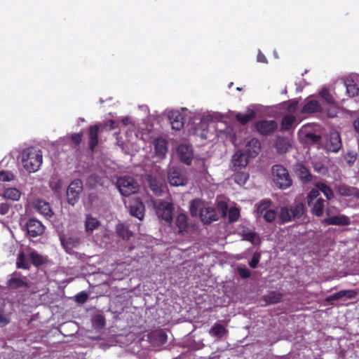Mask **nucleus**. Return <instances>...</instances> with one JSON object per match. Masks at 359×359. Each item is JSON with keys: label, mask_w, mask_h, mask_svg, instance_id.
Returning <instances> with one entry per match:
<instances>
[{"label": "nucleus", "mask_w": 359, "mask_h": 359, "mask_svg": "<svg viewBox=\"0 0 359 359\" xmlns=\"http://www.w3.org/2000/svg\"><path fill=\"white\" fill-rule=\"evenodd\" d=\"M21 193L16 188H8L5 190L4 196L6 199L12 201H18L20 198Z\"/></svg>", "instance_id": "58836bf2"}, {"label": "nucleus", "mask_w": 359, "mask_h": 359, "mask_svg": "<svg viewBox=\"0 0 359 359\" xmlns=\"http://www.w3.org/2000/svg\"><path fill=\"white\" fill-rule=\"evenodd\" d=\"M257 60L259 62L267 63L266 57L261 51H259V53L257 54Z\"/></svg>", "instance_id": "680f3d73"}, {"label": "nucleus", "mask_w": 359, "mask_h": 359, "mask_svg": "<svg viewBox=\"0 0 359 359\" xmlns=\"http://www.w3.org/2000/svg\"><path fill=\"white\" fill-rule=\"evenodd\" d=\"M42 151L34 147L27 149L22 154L23 167L29 172L37 171L42 163Z\"/></svg>", "instance_id": "f257e3e1"}, {"label": "nucleus", "mask_w": 359, "mask_h": 359, "mask_svg": "<svg viewBox=\"0 0 359 359\" xmlns=\"http://www.w3.org/2000/svg\"><path fill=\"white\" fill-rule=\"evenodd\" d=\"M255 127L261 135L266 136L277 130L278 123L274 120H261L255 123Z\"/></svg>", "instance_id": "6e6552de"}, {"label": "nucleus", "mask_w": 359, "mask_h": 359, "mask_svg": "<svg viewBox=\"0 0 359 359\" xmlns=\"http://www.w3.org/2000/svg\"><path fill=\"white\" fill-rule=\"evenodd\" d=\"M88 298V295L85 292H81L76 294V300L78 303L83 304L85 303Z\"/></svg>", "instance_id": "13d9d810"}, {"label": "nucleus", "mask_w": 359, "mask_h": 359, "mask_svg": "<svg viewBox=\"0 0 359 359\" xmlns=\"http://www.w3.org/2000/svg\"><path fill=\"white\" fill-rule=\"evenodd\" d=\"M145 206L144 204L139 199L135 200L130 204V212L131 215L142 220L144 216Z\"/></svg>", "instance_id": "dca6fc26"}, {"label": "nucleus", "mask_w": 359, "mask_h": 359, "mask_svg": "<svg viewBox=\"0 0 359 359\" xmlns=\"http://www.w3.org/2000/svg\"><path fill=\"white\" fill-rule=\"evenodd\" d=\"M175 224L178 229V233L183 234L188 231V218L185 214L180 213L177 216Z\"/></svg>", "instance_id": "a878e982"}, {"label": "nucleus", "mask_w": 359, "mask_h": 359, "mask_svg": "<svg viewBox=\"0 0 359 359\" xmlns=\"http://www.w3.org/2000/svg\"><path fill=\"white\" fill-rule=\"evenodd\" d=\"M11 210V205L8 202L0 203V215H6L9 213Z\"/></svg>", "instance_id": "3c124183"}, {"label": "nucleus", "mask_w": 359, "mask_h": 359, "mask_svg": "<svg viewBox=\"0 0 359 359\" xmlns=\"http://www.w3.org/2000/svg\"><path fill=\"white\" fill-rule=\"evenodd\" d=\"M35 209L40 214L48 217H51L53 215L50 204L42 200H38L36 202Z\"/></svg>", "instance_id": "5701e85b"}, {"label": "nucleus", "mask_w": 359, "mask_h": 359, "mask_svg": "<svg viewBox=\"0 0 359 359\" xmlns=\"http://www.w3.org/2000/svg\"><path fill=\"white\" fill-rule=\"evenodd\" d=\"M178 156L180 161L187 165H190L193 159V151L191 148L187 144H180L177 149Z\"/></svg>", "instance_id": "ddd939ff"}, {"label": "nucleus", "mask_w": 359, "mask_h": 359, "mask_svg": "<svg viewBox=\"0 0 359 359\" xmlns=\"http://www.w3.org/2000/svg\"><path fill=\"white\" fill-rule=\"evenodd\" d=\"M168 180L171 186L178 187L187 184L188 179L180 168L172 166L168 172Z\"/></svg>", "instance_id": "39448f33"}, {"label": "nucleus", "mask_w": 359, "mask_h": 359, "mask_svg": "<svg viewBox=\"0 0 359 359\" xmlns=\"http://www.w3.org/2000/svg\"><path fill=\"white\" fill-rule=\"evenodd\" d=\"M287 109L290 112H294L298 105V102L294 100H290L288 102H285Z\"/></svg>", "instance_id": "603ef678"}, {"label": "nucleus", "mask_w": 359, "mask_h": 359, "mask_svg": "<svg viewBox=\"0 0 359 359\" xmlns=\"http://www.w3.org/2000/svg\"><path fill=\"white\" fill-rule=\"evenodd\" d=\"M292 219H300L305 213L306 207L303 203H297L290 208Z\"/></svg>", "instance_id": "393cba45"}, {"label": "nucleus", "mask_w": 359, "mask_h": 359, "mask_svg": "<svg viewBox=\"0 0 359 359\" xmlns=\"http://www.w3.org/2000/svg\"><path fill=\"white\" fill-rule=\"evenodd\" d=\"M321 111V107L317 100H309L302 107V112L304 114H313Z\"/></svg>", "instance_id": "bb28decb"}, {"label": "nucleus", "mask_w": 359, "mask_h": 359, "mask_svg": "<svg viewBox=\"0 0 359 359\" xmlns=\"http://www.w3.org/2000/svg\"><path fill=\"white\" fill-rule=\"evenodd\" d=\"M83 191V182L79 179L73 180L69 185L67 190V202L74 205L79 199V196Z\"/></svg>", "instance_id": "423d86ee"}, {"label": "nucleus", "mask_w": 359, "mask_h": 359, "mask_svg": "<svg viewBox=\"0 0 359 359\" xmlns=\"http://www.w3.org/2000/svg\"><path fill=\"white\" fill-rule=\"evenodd\" d=\"M203 203L199 199H194L191 201L190 206H189V211L190 214L193 217H196L197 215H200L201 210L203 209Z\"/></svg>", "instance_id": "c9c22d12"}, {"label": "nucleus", "mask_w": 359, "mask_h": 359, "mask_svg": "<svg viewBox=\"0 0 359 359\" xmlns=\"http://www.w3.org/2000/svg\"><path fill=\"white\" fill-rule=\"evenodd\" d=\"M6 286L11 290H25L29 288L31 283L27 276H23L19 271H14L9 276L6 281Z\"/></svg>", "instance_id": "20e7f679"}, {"label": "nucleus", "mask_w": 359, "mask_h": 359, "mask_svg": "<svg viewBox=\"0 0 359 359\" xmlns=\"http://www.w3.org/2000/svg\"><path fill=\"white\" fill-rule=\"evenodd\" d=\"M14 175L9 171H0V181L1 182H10L13 180Z\"/></svg>", "instance_id": "8fccbe9b"}, {"label": "nucleus", "mask_w": 359, "mask_h": 359, "mask_svg": "<svg viewBox=\"0 0 359 359\" xmlns=\"http://www.w3.org/2000/svg\"><path fill=\"white\" fill-rule=\"evenodd\" d=\"M337 191L339 195L343 196H355L358 197L359 191L355 188L346 184H339L337 187Z\"/></svg>", "instance_id": "b1692460"}, {"label": "nucleus", "mask_w": 359, "mask_h": 359, "mask_svg": "<svg viewBox=\"0 0 359 359\" xmlns=\"http://www.w3.org/2000/svg\"><path fill=\"white\" fill-rule=\"evenodd\" d=\"M320 95L326 101L327 103L330 104H334V100L332 95L330 93L327 89L323 88L320 92Z\"/></svg>", "instance_id": "a18cd8bd"}, {"label": "nucleus", "mask_w": 359, "mask_h": 359, "mask_svg": "<svg viewBox=\"0 0 359 359\" xmlns=\"http://www.w3.org/2000/svg\"><path fill=\"white\" fill-rule=\"evenodd\" d=\"M61 243L65 248H68L69 244H70V243L68 241H65V239H61Z\"/></svg>", "instance_id": "338daca9"}, {"label": "nucleus", "mask_w": 359, "mask_h": 359, "mask_svg": "<svg viewBox=\"0 0 359 359\" xmlns=\"http://www.w3.org/2000/svg\"><path fill=\"white\" fill-rule=\"evenodd\" d=\"M323 222L327 225L346 226L350 224V219L346 215H340L325 218Z\"/></svg>", "instance_id": "6ab92c4d"}, {"label": "nucleus", "mask_w": 359, "mask_h": 359, "mask_svg": "<svg viewBox=\"0 0 359 359\" xmlns=\"http://www.w3.org/2000/svg\"><path fill=\"white\" fill-rule=\"evenodd\" d=\"M107 126H109L111 129H114L116 127V123L115 121L111 119L108 121Z\"/></svg>", "instance_id": "0e129e2a"}, {"label": "nucleus", "mask_w": 359, "mask_h": 359, "mask_svg": "<svg viewBox=\"0 0 359 359\" xmlns=\"http://www.w3.org/2000/svg\"><path fill=\"white\" fill-rule=\"evenodd\" d=\"M346 93L349 97H355L359 93V88L353 80H347L345 82Z\"/></svg>", "instance_id": "f704fd0d"}, {"label": "nucleus", "mask_w": 359, "mask_h": 359, "mask_svg": "<svg viewBox=\"0 0 359 359\" xmlns=\"http://www.w3.org/2000/svg\"><path fill=\"white\" fill-rule=\"evenodd\" d=\"M321 168H323V167L322 165H318V164H316V165H314V169H315L316 170L318 171V172H320Z\"/></svg>", "instance_id": "774afa93"}, {"label": "nucleus", "mask_w": 359, "mask_h": 359, "mask_svg": "<svg viewBox=\"0 0 359 359\" xmlns=\"http://www.w3.org/2000/svg\"><path fill=\"white\" fill-rule=\"evenodd\" d=\"M316 187L321 191L327 200H332L334 195L333 190L323 182H317Z\"/></svg>", "instance_id": "72a5a7b5"}, {"label": "nucleus", "mask_w": 359, "mask_h": 359, "mask_svg": "<svg viewBox=\"0 0 359 359\" xmlns=\"http://www.w3.org/2000/svg\"><path fill=\"white\" fill-rule=\"evenodd\" d=\"M342 147L340 135L338 132H331L327 140L325 148L327 151L337 153Z\"/></svg>", "instance_id": "9d476101"}, {"label": "nucleus", "mask_w": 359, "mask_h": 359, "mask_svg": "<svg viewBox=\"0 0 359 359\" xmlns=\"http://www.w3.org/2000/svg\"><path fill=\"white\" fill-rule=\"evenodd\" d=\"M227 332V330L220 323H215L211 328L210 333L217 338H222Z\"/></svg>", "instance_id": "4c0bfd02"}, {"label": "nucleus", "mask_w": 359, "mask_h": 359, "mask_svg": "<svg viewBox=\"0 0 359 359\" xmlns=\"http://www.w3.org/2000/svg\"><path fill=\"white\" fill-rule=\"evenodd\" d=\"M82 133H74L71 135L72 142L76 146L79 145L82 141Z\"/></svg>", "instance_id": "6e6d98bb"}, {"label": "nucleus", "mask_w": 359, "mask_h": 359, "mask_svg": "<svg viewBox=\"0 0 359 359\" xmlns=\"http://www.w3.org/2000/svg\"><path fill=\"white\" fill-rule=\"evenodd\" d=\"M261 144L256 138H252L245 145V152L251 158L255 157L260 151Z\"/></svg>", "instance_id": "a211bd4d"}, {"label": "nucleus", "mask_w": 359, "mask_h": 359, "mask_svg": "<svg viewBox=\"0 0 359 359\" xmlns=\"http://www.w3.org/2000/svg\"><path fill=\"white\" fill-rule=\"evenodd\" d=\"M200 217L205 224H209L212 222L218 220L216 210L212 207H203V208L201 210Z\"/></svg>", "instance_id": "4468645a"}, {"label": "nucleus", "mask_w": 359, "mask_h": 359, "mask_svg": "<svg viewBox=\"0 0 359 359\" xmlns=\"http://www.w3.org/2000/svg\"><path fill=\"white\" fill-rule=\"evenodd\" d=\"M99 130L100 127L97 124L90 126L88 128V147L91 151H94L99 143Z\"/></svg>", "instance_id": "f8f14e48"}, {"label": "nucleus", "mask_w": 359, "mask_h": 359, "mask_svg": "<svg viewBox=\"0 0 359 359\" xmlns=\"http://www.w3.org/2000/svg\"><path fill=\"white\" fill-rule=\"evenodd\" d=\"M240 216L239 209L237 208H231L229 210V220L230 222H234L238 220Z\"/></svg>", "instance_id": "de8ad7c7"}, {"label": "nucleus", "mask_w": 359, "mask_h": 359, "mask_svg": "<svg viewBox=\"0 0 359 359\" xmlns=\"http://www.w3.org/2000/svg\"><path fill=\"white\" fill-rule=\"evenodd\" d=\"M116 230L118 236L123 240H129L133 236V232L124 224H118Z\"/></svg>", "instance_id": "2f4dec72"}, {"label": "nucleus", "mask_w": 359, "mask_h": 359, "mask_svg": "<svg viewBox=\"0 0 359 359\" xmlns=\"http://www.w3.org/2000/svg\"><path fill=\"white\" fill-rule=\"evenodd\" d=\"M218 209L221 210L222 215L226 216L227 210V205L224 202H219L217 205Z\"/></svg>", "instance_id": "052dcab7"}, {"label": "nucleus", "mask_w": 359, "mask_h": 359, "mask_svg": "<svg viewBox=\"0 0 359 359\" xmlns=\"http://www.w3.org/2000/svg\"><path fill=\"white\" fill-rule=\"evenodd\" d=\"M305 137L311 144H319L322 138L320 135H316L313 133H307Z\"/></svg>", "instance_id": "c03bdc74"}, {"label": "nucleus", "mask_w": 359, "mask_h": 359, "mask_svg": "<svg viewBox=\"0 0 359 359\" xmlns=\"http://www.w3.org/2000/svg\"><path fill=\"white\" fill-rule=\"evenodd\" d=\"M86 229L87 232H92L100 226V222L95 217L88 215L86 222Z\"/></svg>", "instance_id": "ea45409f"}, {"label": "nucleus", "mask_w": 359, "mask_h": 359, "mask_svg": "<svg viewBox=\"0 0 359 359\" xmlns=\"http://www.w3.org/2000/svg\"><path fill=\"white\" fill-rule=\"evenodd\" d=\"M272 172L274 181L279 188L285 189L292 185V182L289 172L283 165H274L272 167Z\"/></svg>", "instance_id": "7ed1b4c3"}, {"label": "nucleus", "mask_w": 359, "mask_h": 359, "mask_svg": "<svg viewBox=\"0 0 359 359\" xmlns=\"http://www.w3.org/2000/svg\"><path fill=\"white\" fill-rule=\"evenodd\" d=\"M256 113L252 109H248L247 113L243 114L241 113H237L236 115V119L241 124L245 125L250 121L255 118Z\"/></svg>", "instance_id": "c756f323"}, {"label": "nucleus", "mask_w": 359, "mask_h": 359, "mask_svg": "<svg viewBox=\"0 0 359 359\" xmlns=\"http://www.w3.org/2000/svg\"><path fill=\"white\" fill-rule=\"evenodd\" d=\"M16 267L18 269H29L30 265L27 261L25 254L23 252H20L17 257Z\"/></svg>", "instance_id": "a19ab883"}, {"label": "nucleus", "mask_w": 359, "mask_h": 359, "mask_svg": "<svg viewBox=\"0 0 359 359\" xmlns=\"http://www.w3.org/2000/svg\"><path fill=\"white\" fill-rule=\"evenodd\" d=\"M173 210L172 204L165 201H159L156 208L157 216L168 223L172 221Z\"/></svg>", "instance_id": "0eeeda50"}, {"label": "nucleus", "mask_w": 359, "mask_h": 359, "mask_svg": "<svg viewBox=\"0 0 359 359\" xmlns=\"http://www.w3.org/2000/svg\"><path fill=\"white\" fill-rule=\"evenodd\" d=\"M147 181L149 189L153 191L154 195L159 196L164 193L165 187L157 177L149 175L147 177Z\"/></svg>", "instance_id": "9b49d317"}, {"label": "nucleus", "mask_w": 359, "mask_h": 359, "mask_svg": "<svg viewBox=\"0 0 359 359\" xmlns=\"http://www.w3.org/2000/svg\"><path fill=\"white\" fill-rule=\"evenodd\" d=\"M249 178V175L244 172H238L234 175L233 179L235 182L240 185L245 184Z\"/></svg>", "instance_id": "37998d69"}, {"label": "nucleus", "mask_w": 359, "mask_h": 359, "mask_svg": "<svg viewBox=\"0 0 359 359\" xmlns=\"http://www.w3.org/2000/svg\"><path fill=\"white\" fill-rule=\"evenodd\" d=\"M297 119L294 115L287 114L283 117L281 124H280V130L281 131H288L292 128H294V125L296 122Z\"/></svg>", "instance_id": "cd10ccee"}, {"label": "nucleus", "mask_w": 359, "mask_h": 359, "mask_svg": "<svg viewBox=\"0 0 359 359\" xmlns=\"http://www.w3.org/2000/svg\"><path fill=\"white\" fill-rule=\"evenodd\" d=\"M297 175L303 184H306L312 180V175L309 170L304 165L299 164L297 168Z\"/></svg>", "instance_id": "4be33fe9"}, {"label": "nucleus", "mask_w": 359, "mask_h": 359, "mask_svg": "<svg viewBox=\"0 0 359 359\" xmlns=\"http://www.w3.org/2000/svg\"><path fill=\"white\" fill-rule=\"evenodd\" d=\"M272 202L270 199H263L255 204L256 213L257 217H261L271 206Z\"/></svg>", "instance_id": "7c9ffc66"}, {"label": "nucleus", "mask_w": 359, "mask_h": 359, "mask_svg": "<svg viewBox=\"0 0 359 359\" xmlns=\"http://www.w3.org/2000/svg\"><path fill=\"white\" fill-rule=\"evenodd\" d=\"M169 119L172 129L180 130L184 127V118L180 111H171L169 114Z\"/></svg>", "instance_id": "f3484780"}, {"label": "nucleus", "mask_w": 359, "mask_h": 359, "mask_svg": "<svg viewBox=\"0 0 359 359\" xmlns=\"http://www.w3.org/2000/svg\"><path fill=\"white\" fill-rule=\"evenodd\" d=\"M320 195L319 190L316 189H312L306 196V201L309 205H311L313 200L316 199Z\"/></svg>", "instance_id": "09e8293b"}, {"label": "nucleus", "mask_w": 359, "mask_h": 359, "mask_svg": "<svg viewBox=\"0 0 359 359\" xmlns=\"http://www.w3.org/2000/svg\"><path fill=\"white\" fill-rule=\"evenodd\" d=\"M93 321L98 327H103L105 325V318L102 315H96Z\"/></svg>", "instance_id": "5fc2aeb1"}, {"label": "nucleus", "mask_w": 359, "mask_h": 359, "mask_svg": "<svg viewBox=\"0 0 359 359\" xmlns=\"http://www.w3.org/2000/svg\"><path fill=\"white\" fill-rule=\"evenodd\" d=\"M357 292L353 290H344L336 292L330 296L326 297L325 301L327 303H330L332 301L340 299L343 297H347L348 299H353L355 297Z\"/></svg>", "instance_id": "aec40b11"}, {"label": "nucleus", "mask_w": 359, "mask_h": 359, "mask_svg": "<svg viewBox=\"0 0 359 359\" xmlns=\"http://www.w3.org/2000/svg\"><path fill=\"white\" fill-rule=\"evenodd\" d=\"M353 128H354L355 130L358 133H359V118H358L357 119H355L353 121Z\"/></svg>", "instance_id": "69168bd1"}, {"label": "nucleus", "mask_w": 359, "mask_h": 359, "mask_svg": "<svg viewBox=\"0 0 359 359\" xmlns=\"http://www.w3.org/2000/svg\"><path fill=\"white\" fill-rule=\"evenodd\" d=\"M27 234L30 237H37L43 233L45 231L44 225L38 219L30 218L26 224Z\"/></svg>", "instance_id": "1a4fd4ad"}, {"label": "nucleus", "mask_w": 359, "mask_h": 359, "mask_svg": "<svg viewBox=\"0 0 359 359\" xmlns=\"http://www.w3.org/2000/svg\"><path fill=\"white\" fill-rule=\"evenodd\" d=\"M9 323V320L3 314L0 313V323L6 325Z\"/></svg>", "instance_id": "e2e57ef3"}, {"label": "nucleus", "mask_w": 359, "mask_h": 359, "mask_svg": "<svg viewBox=\"0 0 359 359\" xmlns=\"http://www.w3.org/2000/svg\"><path fill=\"white\" fill-rule=\"evenodd\" d=\"M283 294L280 292L273 291L266 295H264L263 299L268 304H273L280 302L282 299Z\"/></svg>", "instance_id": "473e14b6"}, {"label": "nucleus", "mask_w": 359, "mask_h": 359, "mask_svg": "<svg viewBox=\"0 0 359 359\" xmlns=\"http://www.w3.org/2000/svg\"><path fill=\"white\" fill-rule=\"evenodd\" d=\"M251 158L247 153L236 151L233 156L232 162L234 167H245Z\"/></svg>", "instance_id": "412c9836"}, {"label": "nucleus", "mask_w": 359, "mask_h": 359, "mask_svg": "<svg viewBox=\"0 0 359 359\" xmlns=\"http://www.w3.org/2000/svg\"><path fill=\"white\" fill-rule=\"evenodd\" d=\"M325 200L322 198L316 199L315 202H312L311 203V213L316 216L320 217L323 214V210L325 208Z\"/></svg>", "instance_id": "c85d7f7f"}, {"label": "nucleus", "mask_w": 359, "mask_h": 359, "mask_svg": "<svg viewBox=\"0 0 359 359\" xmlns=\"http://www.w3.org/2000/svg\"><path fill=\"white\" fill-rule=\"evenodd\" d=\"M259 259H260V254L257 253V252L255 253L252 256V258L251 259V260L249 262V266L252 269H255L258 265Z\"/></svg>", "instance_id": "864d4df0"}, {"label": "nucleus", "mask_w": 359, "mask_h": 359, "mask_svg": "<svg viewBox=\"0 0 359 359\" xmlns=\"http://www.w3.org/2000/svg\"><path fill=\"white\" fill-rule=\"evenodd\" d=\"M153 144L156 156L160 158H164L168 151V141L165 138L157 137L154 139Z\"/></svg>", "instance_id": "2eb2a0df"}, {"label": "nucleus", "mask_w": 359, "mask_h": 359, "mask_svg": "<svg viewBox=\"0 0 359 359\" xmlns=\"http://www.w3.org/2000/svg\"><path fill=\"white\" fill-rule=\"evenodd\" d=\"M116 184L121 194L124 196H128L137 193L140 187L137 181L130 176L118 177Z\"/></svg>", "instance_id": "f03ea898"}, {"label": "nucleus", "mask_w": 359, "mask_h": 359, "mask_svg": "<svg viewBox=\"0 0 359 359\" xmlns=\"http://www.w3.org/2000/svg\"><path fill=\"white\" fill-rule=\"evenodd\" d=\"M262 216H263L266 222H273L277 216V213L274 210L269 209Z\"/></svg>", "instance_id": "49530a36"}, {"label": "nucleus", "mask_w": 359, "mask_h": 359, "mask_svg": "<svg viewBox=\"0 0 359 359\" xmlns=\"http://www.w3.org/2000/svg\"><path fill=\"white\" fill-rule=\"evenodd\" d=\"M279 219L283 223H287L292 221V217L290 208L281 207L279 212Z\"/></svg>", "instance_id": "79ce46f5"}, {"label": "nucleus", "mask_w": 359, "mask_h": 359, "mask_svg": "<svg viewBox=\"0 0 359 359\" xmlns=\"http://www.w3.org/2000/svg\"><path fill=\"white\" fill-rule=\"evenodd\" d=\"M29 258L32 264L36 266H39L46 262V258L36 251L29 252Z\"/></svg>", "instance_id": "e433bc0d"}, {"label": "nucleus", "mask_w": 359, "mask_h": 359, "mask_svg": "<svg viewBox=\"0 0 359 359\" xmlns=\"http://www.w3.org/2000/svg\"><path fill=\"white\" fill-rule=\"evenodd\" d=\"M238 273L243 278H248L250 276V271L246 268H238Z\"/></svg>", "instance_id": "bf43d9fd"}, {"label": "nucleus", "mask_w": 359, "mask_h": 359, "mask_svg": "<svg viewBox=\"0 0 359 359\" xmlns=\"http://www.w3.org/2000/svg\"><path fill=\"white\" fill-rule=\"evenodd\" d=\"M244 240L250 242L252 244L255 243L257 234L255 232H248L243 234Z\"/></svg>", "instance_id": "4d7b16f0"}]
</instances>
